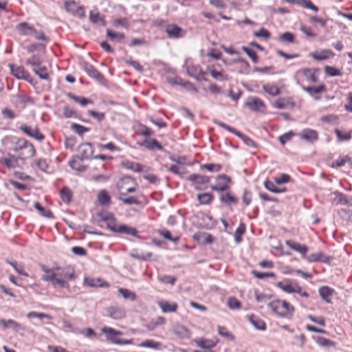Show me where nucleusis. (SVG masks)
Here are the masks:
<instances>
[{"mask_svg":"<svg viewBox=\"0 0 352 352\" xmlns=\"http://www.w3.org/2000/svg\"><path fill=\"white\" fill-rule=\"evenodd\" d=\"M268 305L274 313L281 318L290 317L294 311V307L285 300H275Z\"/></svg>","mask_w":352,"mask_h":352,"instance_id":"f257e3e1","label":"nucleus"},{"mask_svg":"<svg viewBox=\"0 0 352 352\" xmlns=\"http://www.w3.org/2000/svg\"><path fill=\"white\" fill-rule=\"evenodd\" d=\"M102 333L105 335L107 341L118 345L131 344L133 343V339L123 340L119 337L123 335V332L116 330L110 327H104L101 329Z\"/></svg>","mask_w":352,"mask_h":352,"instance_id":"f03ea898","label":"nucleus"},{"mask_svg":"<svg viewBox=\"0 0 352 352\" xmlns=\"http://www.w3.org/2000/svg\"><path fill=\"white\" fill-rule=\"evenodd\" d=\"M214 123L219 126L230 131V133L236 135L237 137H239L243 143L250 148H252L254 149L258 148V144L255 142L252 139L247 136L246 135L243 134V133L240 132L239 131L236 130V129L230 126V125L220 121L218 120H214Z\"/></svg>","mask_w":352,"mask_h":352,"instance_id":"7ed1b4c3","label":"nucleus"},{"mask_svg":"<svg viewBox=\"0 0 352 352\" xmlns=\"http://www.w3.org/2000/svg\"><path fill=\"white\" fill-rule=\"evenodd\" d=\"M77 151L78 155L76 157L78 158L80 161H83L89 160L91 157L94 156V148L92 143L84 142L78 146Z\"/></svg>","mask_w":352,"mask_h":352,"instance_id":"20e7f679","label":"nucleus"},{"mask_svg":"<svg viewBox=\"0 0 352 352\" xmlns=\"http://www.w3.org/2000/svg\"><path fill=\"white\" fill-rule=\"evenodd\" d=\"M12 103L16 108L24 109L27 104H34V100L32 97L25 94H16L12 97Z\"/></svg>","mask_w":352,"mask_h":352,"instance_id":"39448f33","label":"nucleus"},{"mask_svg":"<svg viewBox=\"0 0 352 352\" xmlns=\"http://www.w3.org/2000/svg\"><path fill=\"white\" fill-rule=\"evenodd\" d=\"M11 74L18 79L25 80L32 84L33 78L23 66L10 65Z\"/></svg>","mask_w":352,"mask_h":352,"instance_id":"423d86ee","label":"nucleus"},{"mask_svg":"<svg viewBox=\"0 0 352 352\" xmlns=\"http://www.w3.org/2000/svg\"><path fill=\"white\" fill-rule=\"evenodd\" d=\"M276 286L288 294L300 292V286L296 283H293L290 279L287 278L278 282Z\"/></svg>","mask_w":352,"mask_h":352,"instance_id":"0eeeda50","label":"nucleus"},{"mask_svg":"<svg viewBox=\"0 0 352 352\" xmlns=\"http://www.w3.org/2000/svg\"><path fill=\"white\" fill-rule=\"evenodd\" d=\"M82 68L87 75L99 82L102 83L104 81L103 75L100 73L97 69L88 62L82 63Z\"/></svg>","mask_w":352,"mask_h":352,"instance_id":"6e6552de","label":"nucleus"},{"mask_svg":"<svg viewBox=\"0 0 352 352\" xmlns=\"http://www.w3.org/2000/svg\"><path fill=\"white\" fill-rule=\"evenodd\" d=\"M210 177L202 175L200 174H191L188 176V180L192 182L197 190H203V185H206L210 182Z\"/></svg>","mask_w":352,"mask_h":352,"instance_id":"1a4fd4ad","label":"nucleus"},{"mask_svg":"<svg viewBox=\"0 0 352 352\" xmlns=\"http://www.w3.org/2000/svg\"><path fill=\"white\" fill-rule=\"evenodd\" d=\"M165 32L170 38L178 39L185 35V31L179 25L171 23L168 24L165 28Z\"/></svg>","mask_w":352,"mask_h":352,"instance_id":"9d476101","label":"nucleus"},{"mask_svg":"<svg viewBox=\"0 0 352 352\" xmlns=\"http://www.w3.org/2000/svg\"><path fill=\"white\" fill-rule=\"evenodd\" d=\"M245 105L252 111H263L265 109V104L263 101L256 97H249Z\"/></svg>","mask_w":352,"mask_h":352,"instance_id":"9b49d317","label":"nucleus"},{"mask_svg":"<svg viewBox=\"0 0 352 352\" xmlns=\"http://www.w3.org/2000/svg\"><path fill=\"white\" fill-rule=\"evenodd\" d=\"M217 179H222L225 182V183L223 184L211 185V189L213 191L219 192L220 193L228 192L230 190V186L228 184L231 182V178L226 174H220L217 176Z\"/></svg>","mask_w":352,"mask_h":352,"instance_id":"f8f14e48","label":"nucleus"},{"mask_svg":"<svg viewBox=\"0 0 352 352\" xmlns=\"http://www.w3.org/2000/svg\"><path fill=\"white\" fill-rule=\"evenodd\" d=\"M17 147H10V149L14 153L23 152L25 149H28V153H31L33 154L34 151V146L32 143L30 142L28 140L25 138H19L16 142Z\"/></svg>","mask_w":352,"mask_h":352,"instance_id":"ddd939ff","label":"nucleus"},{"mask_svg":"<svg viewBox=\"0 0 352 352\" xmlns=\"http://www.w3.org/2000/svg\"><path fill=\"white\" fill-rule=\"evenodd\" d=\"M19 130L30 138H34L39 142H42L45 139V135L39 131V129L36 127L32 129L31 126L26 124L20 126Z\"/></svg>","mask_w":352,"mask_h":352,"instance_id":"4468645a","label":"nucleus"},{"mask_svg":"<svg viewBox=\"0 0 352 352\" xmlns=\"http://www.w3.org/2000/svg\"><path fill=\"white\" fill-rule=\"evenodd\" d=\"M41 279L44 281H50L51 283L56 287L58 285L60 288L69 289V285L67 282L60 277L56 274H52L51 275H43Z\"/></svg>","mask_w":352,"mask_h":352,"instance_id":"2eb2a0df","label":"nucleus"},{"mask_svg":"<svg viewBox=\"0 0 352 352\" xmlns=\"http://www.w3.org/2000/svg\"><path fill=\"white\" fill-rule=\"evenodd\" d=\"M333 257L330 256L325 255L322 252H320L318 253H313L307 256L306 260L309 263L313 262H320L325 264H329L330 262L333 260Z\"/></svg>","mask_w":352,"mask_h":352,"instance_id":"dca6fc26","label":"nucleus"},{"mask_svg":"<svg viewBox=\"0 0 352 352\" xmlns=\"http://www.w3.org/2000/svg\"><path fill=\"white\" fill-rule=\"evenodd\" d=\"M285 244L293 250L300 254L303 258L306 259L307 257V253L309 250V248L306 245H302L292 240H287L285 241Z\"/></svg>","mask_w":352,"mask_h":352,"instance_id":"f3484780","label":"nucleus"},{"mask_svg":"<svg viewBox=\"0 0 352 352\" xmlns=\"http://www.w3.org/2000/svg\"><path fill=\"white\" fill-rule=\"evenodd\" d=\"M300 138L309 143H314L318 139V132L311 129H304L300 134Z\"/></svg>","mask_w":352,"mask_h":352,"instance_id":"a211bd4d","label":"nucleus"},{"mask_svg":"<svg viewBox=\"0 0 352 352\" xmlns=\"http://www.w3.org/2000/svg\"><path fill=\"white\" fill-rule=\"evenodd\" d=\"M107 312L113 320H121L125 317L124 309L119 307H109L107 309Z\"/></svg>","mask_w":352,"mask_h":352,"instance_id":"6ab92c4d","label":"nucleus"},{"mask_svg":"<svg viewBox=\"0 0 352 352\" xmlns=\"http://www.w3.org/2000/svg\"><path fill=\"white\" fill-rule=\"evenodd\" d=\"M283 2H286L291 4H297L304 8L311 10L316 12L319 10V8L313 4L310 0H283Z\"/></svg>","mask_w":352,"mask_h":352,"instance_id":"aec40b11","label":"nucleus"},{"mask_svg":"<svg viewBox=\"0 0 352 352\" xmlns=\"http://www.w3.org/2000/svg\"><path fill=\"white\" fill-rule=\"evenodd\" d=\"M19 156L15 157L10 153H8L6 157L1 159V162L8 168H14L19 166Z\"/></svg>","mask_w":352,"mask_h":352,"instance_id":"412c9836","label":"nucleus"},{"mask_svg":"<svg viewBox=\"0 0 352 352\" xmlns=\"http://www.w3.org/2000/svg\"><path fill=\"white\" fill-rule=\"evenodd\" d=\"M335 290L328 286H322L319 288L318 293L322 298L327 303H331V296L334 294Z\"/></svg>","mask_w":352,"mask_h":352,"instance_id":"4be33fe9","label":"nucleus"},{"mask_svg":"<svg viewBox=\"0 0 352 352\" xmlns=\"http://www.w3.org/2000/svg\"><path fill=\"white\" fill-rule=\"evenodd\" d=\"M15 29L20 35L30 36L34 26L28 22H21L16 25Z\"/></svg>","mask_w":352,"mask_h":352,"instance_id":"5701e85b","label":"nucleus"},{"mask_svg":"<svg viewBox=\"0 0 352 352\" xmlns=\"http://www.w3.org/2000/svg\"><path fill=\"white\" fill-rule=\"evenodd\" d=\"M220 201L226 206L236 205L238 204V199L233 196L230 192H226L219 194Z\"/></svg>","mask_w":352,"mask_h":352,"instance_id":"b1692460","label":"nucleus"},{"mask_svg":"<svg viewBox=\"0 0 352 352\" xmlns=\"http://www.w3.org/2000/svg\"><path fill=\"white\" fill-rule=\"evenodd\" d=\"M248 320L253 325V327L260 331H265L266 329L265 322L261 318L254 315H247Z\"/></svg>","mask_w":352,"mask_h":352,"instance_id":"393cba45","label":"nucleus"},{"mask_svg":"<svg viewBox=\"0 0 352 352\" xmlns=\"http://www.w3.org/2000/svg\"><path fill=\"white\" fill-rule=\"evenodd\" d=\"M84 283L91 287H108L109 284L100 278H91L85 277L84 278Z\"/></svg>","mask_w":352,"mask_h":352,"instance_id":"a878e982","label":"nucleus"},{"mask_svg":"<svg viewBox=\"0 0 352 352\" xmlns=\"http://www.w3.org/2000/svg\"><path fill=\"white\" fill-rule=\"evenodd\" d=\"M139 144L142 146H144L145 148L150 151H153L155 148L159 151H163V146L156 139H151L150 140H145Z\"/></svg>","mask_w":352,"mask_h":352,"instance_id":"bb28decb","label":"nucleus"},{"mask_svg":"<svg viewBox=\"0 0 352 352\" xmlns=\"http://www.w3.org/2000/svg\"><path fill=\"white\" fill-rule=\"evenodd\" d=\"M43 61V57L39 54H34L25 60V64L32 67V69L36 67H40Z\"/></svg>","mask_w":352,"mask_h":352,"instance_id":"cd10ccee","label":"nucleus"},{"mask_svg":"<svg viewBox=\"0 0 352 352\" xmlns=\"http://www.w3.org/2000/svg\"><path fill=\"white\" fill-rule=\"evenodd\" d=\"M57 272L56 275L63 279L74 280L75 278V274L74 270L69 268L61 269L60 267L56 268Z\"/></svg>","mask_w":352,"mask_h":352,"instance_id":"c85d7f7f","label":"nucleus"},{"mask_svg":"<svg viewBox=\"0 0 352 352\" xmlns=\"http://www.w3.org/2000/svg\"><path fill=\"white\" fill-rule=\"evenodd\" d=\"M118 234H124L134 237L139 238L138 231L133 227L129 226L126 224L119 225Z\"/></svg>","mask_w":352,"mask_h":352,"instance_id":"c756f323","label":"nucleus"},{"mask_svg":"<svg viewBox=\"0 0 352 352\" xmlns=\"http://www.w3.org/2000/svg\"><path fill=\"white\" fill-rule=\"evenodd\" d=\"M194 342L196 344L203 349H208L210 350L212 348L214 347L217 344V342H214L212 340H208L206 338H199L194 340Z\"/></svg>","mask_w":352,"mask_h":352,"instance_id":"7c9ffc66","label":"nucleus"},{"mask_svg":"<svg viewBox=\"0 0 352 352\" xmlns=\"http://www.w3.org/2000/svg\"><path fill=\"white\" fill-rule=\"evenodd\" d=\"M158 305L164 313L175 312L178 307L176 302H173L170 304L168 301L165 300L159 301Z\"/></svg>","mask_w":352,"mask_h":352,"instance_id":"2f4dec72","label":"nucleus"},{"mask_svg":"<svg viewBox=\"0 0 352 352\" xmlns=\"http://www.w3.org/2000/svg\"><path fill=\"white\" fill-rule=\"evenodd\" d=\"M173 331L180 338H188L190 336V332L187 327L182 324H177L173 328Z\"/></svg>","mask_w":352,"mask_h":352,"instance_id":"473e14b6","label":"nucleus"},{"mask_svg":"<svg viewBox=\"0 0 352 352\" xmlns=\"http://www.w3.org/2000/svg\"><path fill=\"white\" fill-rule=\"evenodd\" d=\"M318 70L315 68H305L302 69V74L306 78L307 80L310 82H316L318 81V77L316 75V72Z\"/></svg>","mask_w":352,"mask_h":352,"instance_id":"72a5a7b5","label":"nucleus"},{"mask_svg":"<svg viewBox=\"0 0 352 352\" xmlns=\"http://www.w3.org/2000/svg\"><path fill=\"white\" fill-rule=\"evenodd\" d=\"M333 55V52L329 50H323L320 53L311 52L310 54V56L316 60H324Z\"/></svg>","mask_w":352,"mask_h":352,"instance_id":"f704fd0d","label":"nucleus"},{"mask_svg":"<svg viewBox=\"0 0 352 352\" xmlns=\"http://www.w3.org/2000/svg\"><path fill=\"white\" fill-rule=\"evenodd\" d=\"M66 96L71 100L74 102L79 103L81 106L85 107L87 104H93V101L89 98L85 97H79L74 95L72 92H68L66 94Z\"/></svg>","mask_w":352,"mask_h":352,"instance_id":"c9c22d12","label":"nucleus"},{"mask_svg":"<svg viewBox=\"0 0 352 352\" xmlns=\"http://www.w3.org/2000/svg\"><path fill=\"white\" fill-rule=\"evenodd\" d=\"M0 324H2L5 329L12 328L15 331H18L20 329H23L20 324L12 319H1Z\"/></svg>","mask_w":352,"mask_h":352,"instance_id":"e433bc0d","label":"nucleus"},{"mask_svg":"<svg viewBox=\"0 0 352 352\" xmlns=\"http://www.w3.org/2000/svg\"><path fill=\"white\" fill-rule=\"evenodd\" d=\"M98 201L101 206H107L111 203V197L106 190H102L98 195Z\"/></svg>","mask_w":352,"mask_h":352,"instance_id":"4c0bfd02","label":"nucleus"},{"mask_svg":"<svg viewBox=\"0 0 352 352\" xmlns=\"http://www.w3.org/2000/svg\"><path fill=\"white\" fill-rule=\"evenodd\" d=\"M123 167L126 169L131 170L135 173H140L142 171V165L139 163L126 160L122 163Z\"/></svg>","mask_w":352,"mask_h":352,"instance_id":"58836bf2","label":"nucleus"},{"mask_svg":"<svg viewBox=\"0 0 352 352\" xmlns=\"http://www.w3.org/2000/svg\"><path fill=\"white\" fill-rule=\"evenodd\" d=\"M32 71L42 80H49L50 76L47 72V69L45 66L41 65L40 67H36L32 69Z\"/></svg>","mask_w":352,"mask_h":352,"instance_id":"ea45409f","label":"nucleus"},{"mask_svg":"<svg viewBox=\"0 0 352 352\" xmlns=\"http://www.w3.org/2000/svg\"><path fill=\"white\" fill-rule=\"evenodd\" d=\"M161 346V342L155 341L153 340H145L139 344L140 347L150 348L155 350L160 349Z\"/></svg>","mask_w":352,"mask_h":352,"instance_id":"a19ab883","label":"nucleus"},{"mask_svg":"<svg viewBox=\"0 0 352 352\" xmlns=\"http://www.w3.org/2000/svg\"><path fill=\"white\" fill-rule=\"evenodd\" d=\"M34 208L38 210L41 215L44 217H47L49 219H54V214L50 210H47L44 207L41 206L39 202H35L34 204Z\"/></svg>","mask_w":352,"mask_h":352,"instance_id":"79ce46f5","label":"nucleus"},{"mask_svg":"<svg viewBox=\"0 0 352 352\" xmlns=\"http://www.w3.org/2000/svg\"><path fill=\"white\" fill-rule=\"evenodd\" d=\"M214 199V196L212 193L204 192L197 195V199L199 203L202 205L210 204Z\"/></svg>","mask_w":352,"mask_h":352,"instance_id":"37998d69","label":"nucleus"},{"mask_svg":"<svg viewBox=\"0 0 352 352\" xmlns=\"http://www.w3.org/2000/svg\"><path fill=\"white\" fill-rule=\"evenodd\" d=\"M70 128L80 137H82L85 133L89 132L91 130L90 128L77 123H72Z\"/></svg>","mask_w":352,"mask_h":352,"instance_id":"c03bdc74","label":"nucleus"},{"mask_svg":"<svg viewBox=\"0 0 352 352\" xmlns=\"http://www.w3.org/2000/svg\"><path fill=\"white\" fill-rule=\"evenodd\" d=\"M46 48V45L43 43H34L26 47V50L28 53L32 54L35 51L38 52H45Z\"/></svg>","mask_w":352,"mask_h":352,"instance_id":"a18cd8bd","label":"nucleus"},{"mask_svg":"<svg viewBox=\"0 0 352 352\" xmlns=\"http://www.w3.org/2000/svg\"><path fill=\"white\" fill-rule=\"evenodd\" d=\"M303 89L309 93L310 95L321 94L326 90V87L324 85L322 84L317 87H305Z\"/></svg>","mask_w":352,"mask_h":352,"instance_id":"49530a36","label":"nucleus"},{"mask_svg":"<svg viewBox=\"0 0 352 352\" xmlns=\"http://www.w3.org/2000/svg\"><path fill=\"white\" fill-rule=\"evenodd\" d=\"M263 89L272 96H278L280 93L279 88L276 85L265 84L263 86Z\"/></svg>","mask_w":352,"mask_h":352,"instance_id":"de8ad7c7","label":"nucleus"},{"mask_svg":"<svg viewBox=\"0 0 352 352\" xmlns=\"http://www.w3.org/2000/svg\"><path fill=\"white\" fill-rule=\"evenodd\" d=\"M60 195L63 201L67 204H69L72 198V192L67 186H65L61 189Z\"/></svg>","mask_w":352,"mask_h":352,"instance_id":"09e8293b","label":"nucleus"},{"mask_svg":"<svg viewBox=\"0 0 352 352\" xmlns=\"http://www.w3.org/2000/svg\"><path fill=\"white\" fill-rule=\"evenodd\" d=\"M107 37H108L111 41H114L117 43H120L122 40L124 38V34L115 32L109 29H107Z\"/></svg>","mask_w":352,"mask_h":352,"instance_id":"8fccbe9b","label":"nucleus"},{"mask_svg":"<svg viewBox=\"0 0 352 352\" xmlns=\"http://www.w3.org/2000/svg\"><path fill=\"white\" fill-rule=\"evenodd\" d=\"M278 40L283 43L292 44L295 41V36L292 32H285L279 36Z\"/></svg>","mask_w":352,"mask_h":352,"instance_id":"3c124183","label":"nucleus"},{"mask_svg":"<svg viewBox=\"0 0 352 352\" xmlns=\"http://www.w3.org/2000/svg\"><path fill=\"white\" fill-rule=\"evenodd\" d=\"M245 232V225L244 223H241L234 232V236L236 243H240L242 241V235Z\"/></svg>","mask_w":352,"mask_h":352,"instance_id":"603ef678","label":"nucleus"},{"mask_svg":"<svg viewBox=\"0 0 352 352\" xmlns=\"http://www.w3.org/2000/svg\"><path fill=\"white\" fill-rule=\"evenodd\" d=\"M221 168L222 166L219 164L209 163L201 165V169L206 170L212 173L219 172L221 170Z\"/></svg>","mask_w":352,"mask_h":352,"instance_id":"864d4df0","label":"nucleus"},{"mask_svg":"<svg viewBox=\"0 0 352 352\" xmlns=\"http://www.w3.org/2000/svg\"><path fill=\"white\" fill-rule=\"evenodd\" d=\"M166 319L162 316H158L155 320L151 321L146 327L147 329L153 331L157 327L164 324Z\"/></svg>","mask_w":352,"mask_h":352,"instance_id":"5fc2aeb1","label":"nucleus"},{"mask_svg":"<svg viewBox=\"0 0 352 352\" xmlns=\"http://www.w3.org/2000/svg\"><path fill=\"white\" fill-rule=\"evenodd\" d=\"M118 292L122 296V297L125 299H129L131 301H135L136 300V295L134 292L126 288H120L118 289Z\"/></svg>","mask_w":352,"mask_h":352,"instance_id":"6e6d98bb","label":"nucleus"},{"mask_svg":"<svg viewBox=\"0 0 352 352\" xmlns=\"http://www.w3.org/2000/svg\"><path fill=\"white\" fill-rule=\"evenodd\" d=\"M158 233L160 236H163L164 239H166L170 241H173L174 243H177L179 240V236L173 237L170 232L166 229L159 230Z\"/></svg>","mask_w":352,"mask_h":352,"instance_id":"4d7b16f0","label":"nucleus"},{"mask_svg":"<svg viewBox=\"0 0 352 352\" xmlns=\"http://www.w3.org/2000/svg\"><path fill=\"white\" fill-rule=\"evenodd\" d=\"M335 133L340 142L349 141L352 138L351 133L342 131L338 129H335Z\"/></svg>","mask_w":352,"mask_h":352,"instance_id":"13d9d810","label":"nucleus"},{"mask_svg":"<svg viewBox=\"0 0 352 352\" xmlns=\"http://www.w3.org/2000/svg\"><path fill=\"white\" fill-rule=\"evenodd\" d=\"M252 274L258 279H264L265 278H276L274 272H261L256 270L252 271Z\"/></svg>","mask_w":352,"mask_h":352,"instance_id":"bf43d9fd","label":"nucleus"},{"mask_svg":"<svg viewBox=\"0 0 352 352\" xmlns=\"http://www.w3.org/2000/svg\"><path fill=\"white\" fill-rule=\"evenodd\" d=\"M217 331H218V333L221 336L224 337L230 340H234V336L231 333H230L228 331V330L227 329V328L226 327L219 325L217 327Z\"/></svg>","mask_w":352,"mask_h":352,"instance_id":"052dcab7","label":"nucleus"},{"mask_svg":"<svg viewBox=\"0 0 352 352\" xmlns=\"http://www.w3.org/2000/svg\"><path fill=\"white\" fill-rule=\"evenodd\" d=\"M30 36H33L34 38L37 40H41L45 41L46 43H48L50 40V38L45 34L44 32H38L34 28Z\"/></svg>","mask_w":352,"mask_h":352,"instance_id":"680f3d73","label":"nucleus"},{"mask_svg":"<svg viewBox=\"0 0 352 352\" xmlns=\"http://www.w3.org/2000/svg\"><path fill=\"white\" fill-rule=\"evenodd\" d=\"M324 72L326 74L329 76H340L342 75V72L339 69L333 66H325Z\"/></svg>","mask_w":352,"mask_h":352,"instance_id":"e2e57ef3","label":"nucleus"},{"mask_svg":"<svg viewBox=\"0 0 352 352\" xmlns=\"http://www.w3.org/2000/svg\"><path fill=\"white\" fill-rule=\"evenodd\" d=\"M114 27H119V26H122V28H125V29H129V20L127 18H120V19H116L113 21V23H112Z\"/></svg>","mask_w":352,"mask_h":352,"instance_id":"0e129e2a","label":"nucleus"},{"mask_svg":"<svg viewBox=\"0 0 352 352\" xmlns=\"http://www.w3.org/2000/svg\"><path fill=\"white\" fill-rule=\"evenodd\" d=\"M241 49L254 63H257L258 62V56L252 49L246 46H243Z\"/></svg>","mask_w":352,"mask_h":352,"instance_id":"69168bd1","label":"nucleus"},{"mask_svg":"<svg viewBox=\"0 0 352 352\" xmlns=\"http://www.w3.org/2000/svg\"><path fill=\"white\" fill-rule=\"evenodd\" d=\"M235 63H241V69L240 72L243 74H248V70L250 69L249 63L245 60L243 58L239 57L234 60Z\"/></svg>","mask_w":352,"mask_h":352,"instance_id":"338daca9","label":"nucleus"},{"mask_svg":"<svg viewBox=\"0 0 352 352\" xmlns=\"http://www.w3.org/2000/svg\"><path fill=\"white\" fill-rule=\"evenodd\" d=\"M64 6L65 10L72 14H74V12L76 11V9H78V7L79 6L77 4V3L74 0L65 1Z\"/></svg>","mask_w":352,"mask_h":352,"instance_id":"774afa93","label":"nucleus"}]
</instances>
